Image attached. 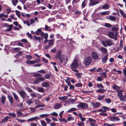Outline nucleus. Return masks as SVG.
I'll use <instances>...</instances> for the list:
<instances>
[{"mask_svg":"<svg viewBox=\"0 0 126 126\" xmlns=\"http://www.w3.org/2000/svg\"><path fill=\"white\" fill-rule=\"evenodd\" d=\"M102 43L105 47L110 46L113 44L112 41L110 39L106 40L104 41H102Z\"/></svg>","mask_w":126,"mask_h":126,"instance_id":"1","label":"nucleus"},{"mask_svg":"<svg viewBox=\"0 0 126 126\" xmlns=\"http://www.w3.org/2000/svg\"><path fill=\"white\" fill-rule=\"evenodd\" d=\"M77 107L78 108V110L80 109V108H82V109L86 110L88 107V105L85 103L80 102L77 106Z\"/></svg>","mask_w":126,"mask_h":126,"instance_id":"2","label":"nucleus"},{"mask_svg":"<svg viewBox=\"0 0 126 126\" xmlns=\"http://www.w3.org/2000/svg\"><path fill=\"white\" fill-rule=\"evenodd\" d=\"M91 58L90 57H88L85 58L84 59L83 63L86 66H88L91 63Z\"/></svg>","mask_w":126,"mask_h":126,"instance_id":"3","label":"nucleus"},{"mask_svg":"<svg viewBox=\"0 0 126 126\" xmlns=\"http://www.w3.org/2000/svg\"><path fill=\"white\" fill-rule=\"evenodd\" d=\"M79 64L76 59H75L71 65V68H75L78 67Z\"/></svg>","mask_w":126,"mask_h":126,"instance_id":"4","label":"nucleus"},{"mask_svg":"<svg viewBox=\"0 0 126 126\" xmlns=\"http://www.w3.org/2000/svg\"><path fill=\"white\" fill-rule=\"evenodd\" d=\"M117 96L121 101H124V96H123V94L122 92L120 90L117 91Z\"/></svg>","mask_w":126,"mask_h":126,"instance_id":"5","label":"nucleus"},{"mask_svg":"<svg viewBox=\"0 0 126 126\" xmlns=\"http://www.w3.org/2000/svg\"><path fill=\"white\" fill-rule=\"evenodd\" d=\"M90 3L89 4V6H93L99 3L98 0H89Z\"/></svg>","mask_w":126,"mask_h":126,"instance_id":"6","label":"nucleus"},{"mask_svg":"<svg viewBox=\"0 0 126 126\" xmlns=\"http://www.w3.org/2000/svg\"><path fill=\"white\" fill-rule=\"evenodd\" d=\"M62 52L60 50L57 51L56 54L54 56V58L56 59H59L61 56Z\"/></svg>","mask_w":126,"mask_h":126,"instance_id":"7","label":"nucleus"},{"mask_svg":"<svg viewBox=\"0 0 126 126\" xmlns=\"http://www.w3.org/2000/svg\"><path fill=\"white\" fill-rule=\"evenodd\" d=\"M92 56L94 60L97 59L99 57V56L97 53L94 51L92 52Z\"/></svg>","mask_w":126,"mask_h":126,"instance_id":"8","label":"nucleus"},{"mask_svg":"<svg viewBox=\"0 0 126 126\" xmlns=\"http://www.w3.org/2000/svg\"><path fill=\"white\" fill-rule=\"evenodd\" d=\"M110 121L115 122L120 120V119L118 117L116 116L111 117L110 118Z\"/></svg>","mask_w":126,"mask_h":126,"instance_id":"9","label":"nucleus"},{"mask_svg":"<svg viewBox=\"0 0 126 126\" xmlns=\"http://www.w3.org/2000/svg\"><path fill=\"white\" fill-rule=\"evenodd\" d=\"M18 93L23 98H24L26 95V94L25 92L23 91H21L18 92Z\"/></svg>","mask_w":126,"mask_h":126,"instance_id":"10","label":"nucleus"},{"mask_svg":"<svg viewBox=\"0 0 126 126\" xmlns=\"http://www.w3.org/2000/svg\"><path fill=\"white\" fill-rule=\"evenodd\" d=\"M40 35L42 37H43L45 39H47L48 37V34L47 33H44L43 32L41 33Z\"/></svg>","mask_w":126,"mask_h":126,"instance_id":"11","label":"nucleus"},{"mask_svg":"<svg viewBox=\"0 0 126 126\" xmlns=\"http://www.w3.org/2000/svg\"><path fill=\"white\" fill-rule=\"evenodd\" d=\"M108 35L109 37L111 38H113L115 36V34L113 32H109Z\"/></svg>","mask_w":126,"mask_h":126,"instance_id":"12","label":"nucleus"},{"mask_svg":"<svg viewBox=\"0 0 126 126\" xmlns=\"http://www.w3.org/2000/svg\"><path fill=\"white\" fill-rule=\"evenodd\" d=\"M108 55H106L105 56L102 58V62L103 63H104L106 62L108 59Z\"/></svg>","mask_w":126,"mask_h":126,"instance_id":"13","label":"nucleus"},{"mask_svg":"<svg viewBox=\"0 0 126 126\" xmlns=\"http://www.w3.org/2000/svg\"><path fill=\"white\" fill-rule=\"evenodd\" d=\"M100 50L101 51L106 54L107 53L108 50L107 49L103 47H101L100 49Z\"/></svg>","mask_w":126,"mask_h":126,"instance_id":"14","label":"nucleus"},{"mask_svg":"<svg viewBox=\"0 0 126 126\" xmlns=\"http://www.w3.org/2000/svg\"><path fill=\"white\" fill-rule=\"evenodd\" d=\"M38 119L39 117L37 116H36L29 119L27 120V121L29 122H31L33 121H34L35 120H37Z\"/></svg>","mask_w":126,"mask_h":126,"instance_id":"15","label":"nucleus"},{"mask_svg":"<svg viewBox=\"0 0 126 126\" xmlns=\"http://www.w3.org/2000/svg\"><path fill=\"white\" fill-rule=\"evenodd\" d=\"M42 86L43 87H48L49 86V84L47 82L44 81L42 83Z\"/></svg>","mask_w":126,"mask_h":126,"instance_id":"16","label":"nucleus"},{"mask_svg":"<svg viewBox=\"0 0 126 126\" xmlns=\"http://www.w3.org/2000/svg\"><path fill=\"white\" fill-rule=\"evenodd\" d=\"M119 11L121 15L123 17L126 18V15L125 14L123 11L122 10L120 9H119Z\"/></svg>","mask_w":126,"mask_h":126,"instance_id":"17","label":"nucleus"},{"mask_svg":"<svg viewBox=\"0 0 126 126\" xmlns=\"http://www.w3.org/2000/svg\"><path fill=\"white\" fill-rule=\"evenodd\" d=\"M100 103L99 102H96L95 103H94L93 104V107L95 108H98L99 107L100 105Z\"/></svg>","mask_w":126,"mask_h":126,"instance_id":"18","label":"nucleus"},{"mask_svg":"<svg viewBox=\"0 0 126 126\" xmlns=\"http://www.w3.org/2000/svg\"><path fill=\"white\" fill-rule=\"evenodd\" d=\"M88 2L87 0H84L82 4V8H83L85 7L86 5H87Z\"/></svg>","mask_w":126,"mask_h":126,"instance_id":"19","label":"nucleus"},{"mask_svg":"<svg viewBox=\"0 0 126 126\" xmlns=\"http://www.w3.org/2000/svg\"><path fill=\"white\" fill-rule=\"evenodd\" d=\"M6 97L2 95L1 97V101L2 104H4L6 101Z\"/></svg>","mask_w":126,"mask_h":126,"instance_id":"20","label":"nucleus"},{"mask_svg":"<svg viewBox=\"0 0 126 126\" xmlns=\"http://www.w3.org/2000/svg\"><path fill=\"white\" fill-rule=\"evenodd\" d=\"M54 43V40L52 39L48 40V44L49 46L50 47L53 45Z\"/></svg>","mask_w":126,"mask_h":126,"instance_id":"21","label":"nucleus"},{"mask_svg":"<svg viewBox=\"0 0 126 126\" xmlns=\"http://www.w3.org/2000/svg\"><path fill=\"white\" fill-rule=\"evenodd\" d=\"M12 2V3L13 5L14 6H16L18 2V0H11Z\"/></svg>","mask_w":126,"mask_h":126,"instance_id":"22","label":"nucleus"},{"mask_svg":"<svg viewBox=\"0 0 126 126\" xmlns=\"http://www.w3.org/2000/svg\"><path fill=\"white\" fill-rule=\"evenodd\" d=\"M61 104L57 103L55 105L54 107V108L55 109L60 108L61 107Z\"/></svg>","mask_w":126,"mask_h":126,"instance_id":"23","label":"nucleus"},{"mask_svg":"<svg viewBox=\"0 0 126 126\" xmlns=\"http://www.w3.org/2000/svg\"><path fill=\"white\" fill-rule=\"evenodd\" d=\"M8 97L10 103L11 104H12L13 102V100L12 97L8 95Z\"/></svg>","mask_w":126,"mask_h":126,"instance_id":"24","label":"nucleus"},{"mask_svg":"<svg viewBox=\"0 0 126 126\" xmlns=\"http://www.w3.org/2000/svg\"><path fill=\"white\" fill-rule=\"evenodd\" d=\"M112 87L114 90H116L117 91H119V89L120 87H119L116 84H114Z\"/></svg>","mask_w":126,"mask_h":126,"instance_id":"25","label":"nucleus"},{"mask_svg":"<svg viewBox=\"0 0 126 126\" xmlns=\"http://www.w3.org/2000/svg\"><path fill=\"white\" fill-rule=\"evenodd\" d=\"M76 100V99H68L67 101L68 102L70 103L73 104Z\"/></svg>","mask_w":126,"mask_h":126,"instance_id":"26","label":"nucleus"},{"mask_svg":"<svg viewBox=\"0 0 126 126\" xmlns=\"http://www.w3.org/2000/svg\"><path fill=\"white\" fill-rule=\"evenodd\" d=\"M109 5L107 4H104L102 6V8L103 9H108L109 8Z\"/></svg>","mask_w":126,"mask_h":126,"instance_id":"27","label":"nucleus"},{"mask_svg":"<svg viewBox=\"0 0 126 126\" xmlns=\"http://www.w3.org/2000/svg\"><path fill=\"white\" fill-rule=\"evenodd\" d=\"M102 108L104 110H116L114 108H112L111 109L107 107L104 106L102 107Z\"/></svg>","mask_w":126,"mask_h":126,"instance_id":"28","label":"nucleus"},{"mask_svg":"<svg viewBox=\"0 0 126 126\" xmlns=\"http://www.w3.org/2000/svg\"><path fill=\"white\" fill-rule=\"evenodd\" d=\"M105 90L103 89H99L96 90V92L103 93L105 91Z\"/></svg>","mask_w":126,"mask_h":126,"instance_id":"29","label":"nucleus"},{"mask_svg":"<svg viewBox=\"0 0 126 126\" xmlns=\"http://www.w3.org/2000/svg\"><path fill=\"white\" fill-rule=\"evenodd\" d=\"M110 13L109 11H107L101 12L100 13V14L102 15H105L109 14Z\"/></svg>","mask_w":126,"mask_h":126,"instance_id":"30","label":"nucleus"},{"mask_svg":"<svg viewBox=\"0 0 126 126\" xmlns=\"http://www.w3.org/2000/svg\"><path fill=\"white\" fill-rule=\"evenodd\" d=\"M42 32V30L41 29H38L37 31L35 32V34L36 35H39L40 33H41Z\"/></svg>","mask_w":126,"mask_h":126,"instance_id":"31","label":"nucleus"},{"mask_svg":"<svg viewBox=\"0 0 126 126\" xmlns=\"http://www.w3.org/2000/svg\"><path fill=\"white\" fill-rule=\"evenodd\" d=\"M105 96V95H100L98 97V99L99 100H102L103 99Z\"/></svg>","mask_w":126,"mask_h":126,"instance_id":"32","label":"nucleus"},{"mask_svg":"<svg viewBox=\"0 0 126 126\" xmlns=\"http://www.w3.org/2000/svg\"><path fill=\"white\" fill-rule=\"evenodd\" d=\"M105 100L106 102L108 104H110L111 102V100L110 98H106L105 99Z\"/></svg>","mask_w":126,"mask_h":126,"instance_id":"33","label":"nucleus"},{"mask_svg":"<svg viewBox=\"0 0 126 126\" xmlns=\"http://www.w3.org/2000/svg\"><path fill=\"white\" fill-rule=\"evenodd\" d=\"M67 98V97L66 96H64L63 97H59L58 99L61 100H66Z\"/></svg>","mask_w":126,"mask_h":126,"instance_id":"34","label":"nucleus"},{"mask_svg":"<svg viewBox=\"0 0 126 126\" xmlns=\"http://www.w3.org/2000/svg\"><path fill=\"white\" fill-rule=\"evenodd\" d=\"M111 30L113 31L116 32L119 30V28L117 27H114L112 28Z\"/></svg>","mask_w":126,"mask_h":126,"instance_id":"35","label":"nucleus"},{"mask_svg":"<svg viewBox=\"0 0 126 126\" xmlns=\"http://www.w3.org/2000/svg\"><path fill=\"white\" fill-rule=\"evenodd\" d=\"M13 95L15 99L16 100H17L18 99V97L17 95L15 93H13Z\"/></svg>","mask_w":126,"mask_h":126,"instance_id":"36","label":"nucleus"},{"mask_svg":"<svg viewBox=\"0 0 126 126\" xmlns=\"http://www.w3.org/2000/svg\"><path fill=\"white\" fill-rule=\"evenodd\" d=\"M58 119L60 122L63 121V122H65V123H66L67 122V120L66 119H65L64 118H63V119H61V118H58Z\"/></svg>","mask_w":126,"mask_h":126,"instance_id":"37","label":"nucleus"},{"mask_svg":"<svg viewBox=\"0 0 126 126\" xmlns=\"http://www.w3.org/2000/svg\"><path fill=\"white\" fill-rule=\"evenodd\" d=\"M16 15L17 16L18 18H20V12L19 11L16 10L15 11Z\"/></svg>","mask_w":126,"mask_h":126,"instance_id":"38","label":"nucleus"},{"mask_svg":"<svg viewBox=\"0 0 126 126\" xmlns=\"http://www.w3.org/2000/svg\"><path fill=\"white\" fill-rule=\"evenodd\" d=\"M26 63L29 64H34L33 61H28L26 62Z\"/></svg>","mask_w":126,"mask_h":126,"instance_id":"39","label":"nucleus"},{"mask_svg":"<svg viewBox=\"0 0 126 126\" xmlns=\"http://www.w3.org/2000/svg\"><path fill=\"white\" fill-rule=\"evenodd\" d=\"M23 22L24 24H26L28 26H29L30 25V24L29 21L27 20V21L23 20Z\"/></svg>","mask_w":126,"mask_h":126,"instance_id":"40","label":"nucleus"},{"mask_svg":"<svg viewBox=\"0 0 126 126\" xmlns=\"http://www.w3.org/2000/svg\"><path fill=\"white\" fill-rule=\"evenodd\" d=\"M9 118V117H5L2 120V122H4L7 121Z\"/></svg>","mask_w":126,"mask_h":126,"instance_id":"41","label":"nucleus"},{"mask_svg":"<svg viewBox=\"0 0 126 126\" xmlns=\"http://www.w3.org/2000/svg\"><path fill=\"white\" fill-rule=\"evenodd\" d=\"M50 115V114H44L40 115V117L43 118L47 117Z\"/></svg>","mask_w":126,"mask_h":126,"instance_id":"42","label":"nucleus"},{"mask_svg":"<svg viewBox=\"0 0 126 126\" xmlns=\"http://www.w3.org/2000/svg\"><path fill=\"white\" fill-rule=\"evenodd\" d=\"M40 80L39 78H36L35 80L34 81V82L35 84H38L40 82Z\"/></svg>","mask_w":126,"mask_h":126,"instance_id":"43","label":"nucleus"},{"mask_svg":"<svg viewBox=\"0 0 126 126\" xmlns=\"http://www.w3.org/2000/svg\"><path fill=\"white\" fill-rule=\"evenodd\" d=\"M37 90L38 91L40 92H43L44 91V89L42 87H38L37 89Z\"/></svg>","mask_w":126,"mask_h":126,"instance_id":"44","label":"nucleus"},{"mask_svg":"<svg viewBox=\"0 0 126 126\" xmlns=\"http://www.w3.org/2000/svg\"><path fill=\"white\" fill-rule=\"evenodd\" d=\"M88 119L89 121L91 122H92L93 123H95L96 122V121L94 119L91 118H89Z\"/></svg>","mask_w":126,"mask_h":126,"instance_id":"45","label":"nucleus"},{"mask_svg":"<svg viewBox=\"0 0 126 126\" xmlns=\"http://www.w3.org/2000/svg\"><path fill=\"white\" fill-rule=\"evenodd\" d=\"M17 115L19 116H24L25 115H23L22 113L20 111H17Z\"/></svg>","mask_w":126,"mask_h":126,"instance_id":"46","label":"nucleus"},{"mask_svg":"<svg viewBox=\"0 0 126 126\" xmlns=\"http://www.w3.org/2000/svg\"><path fill=\"white\" fill-rule=\"evenodd\" d=\"M9 115L13 117H15L16 116V114L13 113H9Z\"/></svg>","mask_w":126,"mask_h":126,"instance_id":"47","label":"nucleus"},{"mask_svg":"<svg viewBox=\"0 0 126 126\" xmlns=\"http://www.w3.org/2000/svg\"><path fill=\"white\" fill-rule=\"evenodd\" d=\"M33 61L34 64L36 63H38L40 61V59H36L33 60Z\"/></svg>","mask_w":126,"mask_h":126,"instance_id":"48","label":"nucleus"},{"mask_svg":"<svg viewBox=\"0 0 126 126\" xmlns=\"http://www.w3.org/2000/svg\"><path fill=\"white\" fill-rule=\"evenodd\" d=\"M97 87L99 88H104V86L102 84H97Z\"/></svg>","mask_w":126,"mask_h":126,"instance_id":"49","label":"nucleus"},{"mask_svg":"<svg viewBox=\"0 0 126 126\" xmlns=\"http://www.w3.org/2000/svg\"><path fill=\"white\" fill-rule=\"evenodd\" d=\"M115 125L114 124H110L107 123H105L104 124V125L105 126H113Z\"/></svg>","mask_w":126,"mask_h":126,"instance_id":"50","label":"nucleus"},{"mask_svg":"<svg viewBox=\"0 0 126 126\" xmlns=\"http://www.w3.org/2000/svg\"><path fill=\"white\" fill-rule=\"evenodd\" d=\"M33 76L35 77H41V74L39 73L34 74L33 75Z\"/></svg>","mask_w":126,"mask_h":126,"instance_id":"51","label":"nucleus"},{"mask_svg":"<svg viewBox=\"0 0 126 126\" xmlns=\"http://www.w3.org/2000/svg\"><path fill=\"white\" fill-rule=\"evenodd\" d=\"M116 19L115 17L114 16H110V19L112 21L114 20H115Z\"/></svg>","mask_w":126,"mask_h":126,"instance_id":"52","label":"nucleus"},{"mask_svg":"<svg viewBox=\"0 0 126 126\" xmlns=\"http://www.w3.org/2000/svg\"><path fill=\"white\" fill-rule=\"evenodd\" d=\"M33 37H34V38L36 40H38L40 42L41 38L40 37H37L36 36H33Z\"/></svg>","mask_w":126,"mask_h":126,"instance_id":"53","label":"nucleus"},{"mask_svg":"<svg viewBox=\"0 0 126 126\" xmlns=\"http://www.w3.org/2000/svg\"><path fill=\"white\" fill-rule=\"evenodd\" d=\"M41 124L43 126H46V122L43 121H41Z\"/></svg>","mask_w":126,"mask_h":126,"instance_id":"54","label":"nucleus"},{"mask_svg":"<svg viewBox=\"0 0 126 126\" xmlns=\"http://www.w3.org/2000/svg\"><path fill=\"white\" fill-rule=\"evenodd\" d=\"M45 78L46 79H48L50 78V75L49 74H46L45 75Z\"/></svg>","mask_w":126,"mask_h":126,"instance_id":"55","label":"nucleus"},{"mask_svg":"<svg viewBox=\"0 0 126 126\" xmlns=\"http://www.w3.org/2000/svg\"><path fill=\"white\" fill-rule=\"evenodd\" d=\"M104 26L107 27H111V25L109 23H105V24Z\"/></svg>","mask_w":126,"mask_h":126,"instance_id":"56","label":"nucleus"},{"mask_svg":"<svg viewBox=\"0 0 126 126\" xmlns=\"http://www.w3.org/2000/svg\"><path fill=\"white\" fill-rule=\"evenodd\" d=\"M26 58L27 60H30L32 59V57L30 55H26Z\"/></svg>","mask_w":126,"mask_h":126,"instance_id":"57","label":"nucleus"},{"mask_svg":"<svg viewBox=\"0 0 126 126\" xmlns=\"http://www.w3.org/2000/svg\"><path fill=\"white\" fill-rule=\"evenodd\" d=\"M75 86L76 87H81L82 86V85L80 83H79L76 84L75 85Z\"/></svg>","mask_w":126,"mask_h":126,"instance_id":"58","label":"nucleus"},{"mask_svg":"<svg viewBox=\"0 0 126 126\" xmlns=\"http://www.w3.org/2000/svg\"><path fill=\"white\" fill-rule=\"evenodd\" d=\"M101 75L104 77V78H106V72H102L101 73Z\"/></svg>","mask_w":126,"mask_h":126,"instance_id":"59","label":"nucleus"},{"mask_svg":"<svg viewBox=\"0 0 126 126\" xmlns=\"http://www.w3.org/2000/svg\"><path fill=\"white\" fill-rule=\"evenodd\" d=\"M16 120L20 123L23 122L25 121V120H21L18 118L16 119Z\"/></svg>","mask_w":126,"mask_h":126,"instance_id":"60","label":"nucleus"},{"mask_svg":"<svg viewBox=\"0 0 126 126\" xmlns=\"http://www.w3.org/2000/svg\"><path fill=\"white\" fill-rule=\"evenodd\" d=\"M96 79L98 81H101L102 80V78L100 76H98Z\"/></svg>","mask_w":126,"mask_h":126,"instance_id":"61","label":"nucleus"},{"mask_svg":"<svg viewBox=\"0 0 126 126\" xmlns=\"http://www.w3.org/2000/svg\"><path fill=\"white\" fill-rule=\"evenodd\" d=\"M50 114L54 116H58V114L57 113L55 112L51 113Z\"/></svg>","mask_w":126,"mask_h":126,"instance_id":"62","label":"nucleus"},{"mask_svg":"<svg viewBox=\"0 0 126 126\" xmlns=\"http://www.w3.org/2000/svg\"><path fill=\"white\" fill-rule=\"evenodd\" d=\"M74 119V117L71 116H69L67 118V120L69 121H70L71 120H73Z\"/></svg>","mask_w":126,"mask_h":126,"instance_id":"63","label":"nucleus"},{"mask_svg":"<svg viewBox=\"0 0 126 126\" xmlns=\"http://www.w3.org/2000/svg\"><path fill=\"white\" fill-rule=\"evenodd\" d=\"M79 126H84V123L82 122H80L77 124Z\"/></svg>","mask_w":126,"mask_h":126,"instance_id":"64","label":"nucleus"}]
</instances>
